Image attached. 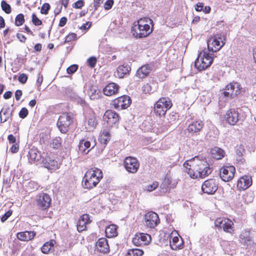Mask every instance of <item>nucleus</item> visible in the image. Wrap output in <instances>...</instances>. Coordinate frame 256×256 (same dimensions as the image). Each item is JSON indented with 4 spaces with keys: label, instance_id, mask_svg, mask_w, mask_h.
Segmentation results:
<instances>
[{
    "label": "nucleus",
    "instance_id": "nucleus-44",
    "mask_svg": "<svg viewBox=\"0 0 256 256\" xmlns=\"http://www.w3.org/2000/svg\"><path fill=\"white\" fill-rule=\"evenodd\" d=\"M158 186V182H154L152 184H150L147 186L146 190L148 192H152L156 190Z\"/></svg>",
    "mask_w": 256,
    "mask_h": 256
},
{
    "label": "nucleus",
    "instance_id": "nucleus-23",
    "mask_svg": "<svg viewBox=\"0 0 256 256\" xmlns=\"http://www.w3.org/2000/svg\"><path fill=\"white\" fill-rule=\"evenodd\" d=\"M90 222L89 215L84 214L82 216L77 222V229L79 232H82L86 229V225Z\"/></svg>",
    "mask_w": 256,
    "mask_h": 256
},
{
    "label": "nucleus",
    "instance_id": "nucleus-56",
    "mask_svg": "<svg viewBox=\"0 0 256 256\" xmlns=\"http://www.w3.org/2000/svg\"><path fill=\"white\" fill-rule=\"evenodd\" d=\"M103 2V0H94V10H96L100 6L101 3Z\"/></svg>",
    "mask_w": 256,
    "mask_h": 256
},
{
    "label": "nucleus",
    "instance_id": "nucleus-26",
    "mask_svg": "<svg viewBox=\"0 0 256 256\" xmlns=\"http://www.w3.org/2000/svg\"><path fill=\"white\" fill-rule=\"evenodd\" d=\"M118 86L115 83L109 84L104 88V94L108 96L114 94L118 92Z\"/></svg>",
    "mask_w": 256,
    "mask_h": 256
},
{
    "label": "nucleus",
    "instance_id": "nucleus-38",
    "mask_svg": "<svg viewBox=\"0 0 256 256\" xmlns=\"http://www.w3.org/2000/svg\"><path fill=\"white\" fill-rule=\"evenodd\" d=\"M26 186L28 190L34 192L38 190L40 185L37 182L30 180L27 183Z\"/></svg>",
    "mask_w": 256,
    "mask_h": 256
},
{
    "label": "nucleus",
    "instance_id": "nucleus-55",
    "mask_svg": "<svg viewBox=\"0 0 256 256\" xmlns=\"http://www.w3.org/2000/svg\"><path fill=\"white\" fill-rule=\"evenodd\" d=\"M43 82V76L40 73L38 74V77L36 80V86H40Z\"/></svg>",
    "mask_w": 256,
    "mask_h": 256
},
{
    "label": "nucleus",
    "instance_id": "nucleus-53",
    "mask_svg": "<svg viewBox=\"0 0 256 256\" xmlns=\"http://www.w3.org/2000/svg\"><path fill=\"white\" fill-rule=\"evenodd\" d=\"M84 5V2L82 0H78L74 4V7L76 8H80Z\"/></svg>",
    "mask_w": 256,
    "mask_h": 256
},
{
    "label": "nucleus",
    "instance_id": "nucleus-47",
    "mask_svg": "<svg viewBox=\"0 0 256 256\" xmlns=\"http://www.w3.org/2000/svg\"><path fill=\"white\" fill-rule=\"evenodd\" d=\"M28 114V110L26 108H23L19 112V116L22 118H24L27 116Z\"/></svg>",
    "mask_w": 256,
    "mask_h": 256
},
{
    "label": "nucleus",
    "instance_id": "nucleus-24",
    "mask_svg": "<svg viewBox=\"0 0 256 256\" xmlns=\"http://www.w3.org/2000/svg\"><path fill=\"white\" fill-rule=\"evenodd\" d=\"M84 176L86 178L88 177L100 181L102 178V172L100 169L98 168H92L86 172Z\"/></svg>",
    "mask_w": 256,
    "mask_h": 256
},
{
    "label": "nucleus",
    "instance_id": "nucleus-13",
    "mask_svg": "<svg viewBox=\"0 0 256 256\" xmlns=\"http://www.w3.org/2000/svg\"><path fill=\"white\" fill-rule=\"evenodd\" d=\"M131 102L129 96L124 95L116 98L112 101V104L117 110H124L128 108Z\"/></svg>",
    "mask_w": 256,
    "mask_h": 256
},
{
    "label": "nucleus",
    "instance_id": "nucleus-29",
    "mask_svg": "<svg viewBox=\"0 0 256 256\" xmlns=\"http://www.w3.org/2000/svg\"><path fill=\"white\" fill-rule=\"evenodd\" d=\"M100 182L99 180L92 179L86 176L84 177L82 180V186L85 188L90 189L96 186Z\"/></svg>",
    "mask_w": 256,
    "mask_h": 256
},
{
    "label": "nucleus",
    "instance_id": "nucleus-4",
    "mask_svg": "<svg viewBox=\"0 0 256 256\" xmlns=\"http://www.w3.org/2000/svg\"><path fill=\"white\" fill-rule=\"evenodd\" d=\"M73 118V114L71 112L63 113L59 116L56 125L62 133L66 134L68 131Z\"/></svg>",
    "mask_w": 256,
    "mask_h": 256
},
{
    "label": "nucleus",
    "instance_id": "nucleus-21",
    "mask_svg": "<svg viewBox=\"0 0 256 256\" xmlns=\"http://www.w3.org/2000/svg\"><path fill=\"white\" fill-rule=\"evenodd\" d=\"M252 178L250 176L244 175L238 180L237 187L240 190H245L252 186Z\"/></svg>",
    "mask_w": 256,
    "mask_h": 256
},
{
    "label": "nucleus",
    "instance_id": "nucleus-16",
    "mask_svg": "<svg viewBox=\"0 0 256 256\" xmlns=\"http://www.w3.org/2000/svg\"><path fill=\"white\" fill-rule=\"evenodd\" d=\"M178 184L176 180L172 179L170 176L166 174L163 182L160 184L162 192L166 193L170 191L171 188H174Z\"/></svg>",
    "mask_w": 256,
    "mask_h": 256
},
{
    "label": "nucleus",
    "instance_id": "nucleus-8",
    "mask_svg": "<svg viewBox=\"0 0 256 256\" xmlns=\"http://www.w3.org/2000/svg\"><path fill=\"white\" fill-rule=\"evenodd\" d=\"M242 88L239 83L236 82H230L227 84L222 94L224 97L233 98L240 94Z\"/></svg>",
    "mask_w": 256,
    "mask_h": 256
},
{
    "label": "nucleus",
    "instance_id": "nucleus-54",
    "mask_svg": "<svg viewBox=\"0 0 256 256\" xmlns=\"http://www.w3.org/2000/svg\"><path fill=\"white\" fill-rule=\"evenodd\" d=\"M100 136L104 138L108 137L109 138H110V134L109 130L108 128L104 129Z\"/></svg>",
    "mask_w": 256,
    "mask_h": 256
},
{
    "label": "nucleus",
    "instance_id": "nucleus-46",
    "mask_svg": "<svg viewBox=\"0 0 256 256\" xmlns=\"http://www.w3.org/2000/svg\"><path fill=\"white\" fill-rule=\"evenodd\" d=\"M78 68V66L76 64H72L68 68L66 71L68 74H72L75 72Z\"/></svg>",
    "mask_w": 256,
    "mask_h": 256
},
{
    "label": "nucleus",
    "instance_id": "nucleus-9",
    "mask_svg": "<svg viewBox=\"0 0 256 256\" xmlns=\"http://www.w3.org/2000/svg\"><path fill=\"white\" fill-rule=\"evenodd\" d=\"M226 122L230 125L234 126L239 122H242L244 118L239 112L234 110L230 109L228 110L224 116Z\"/></svg>",
    "mask_w": 256,
    "mask_h": 256
},
{
    "label": "nucleus",
    "instance_id": "nucleus-33",
    "mask_svg": "<svg viewBox=\"0 0 256 256\" xmlns=\"http://www.w3.org/2000/svg\"><path fill=\"white\" fill-rule=\"evenodd\" d=\"M210 152L212 157L216 160H220L224 156V152L220 148L214 147Z\"/></svg>",
    "mask_w": 256,
    "mask_h": 256
},
{
    "label": "nucleus",
    "instance_id": "nucleus-7",
    "mask_svg": "<svg viewBox=\"0 0 256 256\" xmlns=\"http://www.w3.org/2000/svg\"><path fill=\"white\" fill-rule=\"evenodd\" d=\"M42 164L48 170H56L60 166V162L51 153H43L42 160Z\"/></svg>",
    "mask_w": 256,
    "mask_h": 256
},
{
    "label": "nucleus",
    "instance_id": "nucleus-39",
    "mask_svg": "<svg viewBox=\"0 0 256 256\" xmlns=\"http://www.w3.org/2000/svg\"><path fill=\"white\" fill-rule=\"evenodd\" d=\"M1 7L2 10L7 14H9L12 12L10 6L4 0L1 2Z\"/></svg>",
    "mask_w": 256,
    "mask_h": 256
},
{
    "label": "nucleus",
    "instance_id": "nucleus-49",
    "mask_svg": "<svg viewBox=\"0 0 256 256\" xmlns=\"http://www.w3.org/2000/svg\"><path fill=\"white\" fill-rule=\"evenodd\" d=\"M18 80L20 83L24 84L28 80V76L26 74H22L18 76Z\"/></svg>",
    "mask_w": 256,
    "mask_h": 256
},
{
    "label": "nucleus",
    "instance_id": "nucleus-6",
    "mask_svg": "<svg viewBox=\"0 0 256 256\" xmlns=\"http://www.w3.org/2000/svg\"><path fill=\"white\" fill-rule=\"evenodd\" d=\"M172 106V102L168 98H162L156 102L154 107V112L159 116H164L166 111Z\"/></svg>",
    "mask_w": 256,
    "mask_h": 256
},
{
    "label": "nucleus",
    "instance_id": "nucleus-48",
    "mask_svg": "<svg viewBox=\"0 0 256 256\" xmlns=\"http://www.w3.org/2000/svg\"><path fill=\"white\" fill-rule=\"evenodd\" d=\"M12 211L11 210H8V212H6L2 217L1 218V221L2 222H4L6 221L8 218L11 216L12 214Z\"/></svg>",
    "mask_w": 256,
    "mask_h": 256
},
{
    "label": "nucleus",
    "instance_id": "nucleus-64",
    "mask_svg": "<svg viewBox=\"0 0 256 256\" xmlns=\"http://www.w3.org/2000/svg\"><path fill=\"white\" fill-rule=\"evenodd\" d=\"M91 26V23H90V22H87L86 24H83L80 27V28L82 30H86Z\"/></svg>",
    "mask_w": 256,
    "mask_h": 256
},
{
    "label": "nucleus",
    "instance_id": "nucleus-3",
    "mask_svg": "<svg viewBox=\"0 0 256 256\" xmlns=\"http://www.w3.org/2000/svg\"><path fill=\"white\" fill-rule=\"evenodd\" d=\"M202 53L200 54L194 62L195 67L199 70H205L210 66L213 62V53H208L204 52L202 56H201Z\"/></svg>",
    "mask_w": 256,
    "mask_h": 256
},
{
    "label": "nucleus",
    "instance_id": "nucleus-22",
    "mask_svg": "<svg viewBox=\"0 0 256 256\" xmlns=\"http://www.w3.org/2000/svg\"><path fill=\"white\" fill-rule=\"evenodd\" d=\"M96 247L97 250L100 253L105 254L110 252V246L106 238H98L96 244Z\"/></svg>",
    "mask_w": 256,
    "mask_h": 256
},
{
    "label": "nucleus",
    "instance_id": "nucleus-40",
    "mask_svg": "<svg viewBox=\"0 0 256 256\" xmlns=\"http://www.w3.org/2000/svg\"><path fill=\"white\" fill-rule=\"evenodd\" d=\"M24 22V16L22 14L16 16L15 20V24L16 26H20L23 24Z\"/></svg>",
    "mask_w": 256,
    "mask_h": 256
},
{
    "label": "nucleus",
    "instance_id": "nucleus-11",
    "mask_svg": "<svg viewBox=\"0 0 256 256\" xmlns=\"http://www.w3.org/2000/svg\"><path fill=\"white\" fill-rule=\"evenodd\" d=\"M218 182L215 178H210L205 180L202 185L203 192L208 194H214L218 190Z\"/></svg>",
    "mask_w": 256,
    "mask_h": 256
},
{
    "label": "nucleus",
    "instance_id": "nucleus-43",
    "mask_svg": "<svg viewBox=\"0 0 256 256\" xmlns=\"http://www.w3.org/2000/svg\"><path fill=\"white\" fill-rule=\"evenodd\" d=\"M50 6L48 3H44L42 6L40 13L42 14H47L50 10Z\"/></svg>",
    "mask_w": 256,
    "mask_h": 256
},
{
    "label": "nucleus",
    "instance_id": "nucleus-27",
    "mask_svg": "<svg viewBox=\"0 0 256 256\" xmlns=\"http://www.w3.org/2000/svg\"><path fill=\"white\" fill-rule=\"evenodd\" d=\"M36 236V232L34 231H25L18 232L17 238L22 241H28L32 240Z\"/></svg>",
    "mask_w": 256,
    "mask_h": 256
},
{
    "label": "nucleus",
    "instance_id": "nucleus-10",
    "mask_svg": "<svg viewBox=\"0 0 256 256\" xmlns=\"http://www.w3.org/2000/svg\"><path fill=\"white\" fill-rule=\"evenodd\" d=\"M215 226L218 229H223L226 232L232 233L234 231L232 222L229 218H219L214 222Z\"/></svg>",
    "mask_w": 256,
    "mask_h": 256
},
{
    "label": "nucleus",
    "instance_id": "nucleus-28",
    "mask_svg": "<svg viewBox=\"0 0 256 256\" xmlns=\"http://www.w3.org/2000/svg\"><path fill=\"white\" fill-rule=\"evenodd\" d=\"M204 124L200 120H198L190 124L188 130L192 133H196L199 132L202 128Z\"/></svg>",
    "mask_w": 256,
    "mask_h": 256
},
{
    "label": "nucleus",
    "instance_id": "nucleus-57",
    "mask_svg": "<svg viewBox=\"0 0 256 256\" xmlns=\"http://www.w3.org/2000/svg\"><path fill=\"white\" fill-rule=\"evenodd\" d=\"M67 22V18L66 17H62L60 19L58 26L62 27L66 25Z\"/></svg>",
    "mask_w": 256,
    "mask_h": 256
},
{
    "label": "nucleus",
    "instance_id": "nucleus-31",
    "mask_svg": "<svg viewBox=\"0 0 256 256\" xmlns=\"http://www.w3.org/2000/svg\"><path fill=\"white\" fill-rule=\"evenodd\" d=\"M130 70V68L128 65H122L120 66L116 70V76L119 78H123L125 75L128 74L129 71Z\"/></svg>",
    "mask_w": 256,
    "mask_h": 256
},
{
    "label": "nucleus",
    "instance_id": "nucleus-20",
    "mask_svg": "<svg viewBox=\"0 0 256 256\" xmlns=\"http://www.w3.org/2000/svg\"><path fill=\"white\" fill-rule=\"evenodd\" d=\"M104 120L108 125L112 126L119 121V116L117 113L112 110H106L104 116Z\"/></svg>",
    "mask_w": 256,
    "mask_h": 256
},
{
    "label": "nucleus",
    "instance_id": "nucleus-34",
    "mask_svg": "<svg viewBox=\"0 0 256 256\" xmlns=\"http://www.w3.org/2000/svg\"><path fill=\"white\" fill-rule=\"evenodd\" d=\"M170 245L171 248L175 250L182 248V242H180V239L178 236H174L172 238V240H171V239L170 238Z\"/></svg>",
    "mask_w": 256,
    "mask_h": 256
},
{
    "label": "nucleus",
    "instance_id": "nucleus-1",
    "mask_svg": "<svg viewBox=\"0 0 256 256\" xmlns=\"http://www.w3.org/2000/svg\"><path fill=\"white\" fill-rule=\"evenodd\" d=\"M184 171L191 178H204L212 172V169L205 158L195 156L184 164Z\"/></svg>",
    "mask_w": 256,
    "mask_h": 256
},
{
    "label": "nucleus",
    "instance_id": "nucleus-50",
    "mask_svg": "<svg viewBox=\"0 0 256 256\" xmlns=\"http://www.w3.org/2000/svg\"><path fill=\"white\" fill-rule=\"evenodd\" d=\"M113 4V0H107L104 4V8L105 10H108L112 8Z\"/></svg>",
    "mask_w": 256,
    "mask_h": 256
},
{
    "label": "nucleus",
    "instance_id": "nucleus-35",
    "mask_svg": "<svg viewBox=\"0 0 256 256\" xmlns=\"http://www.w3.org/2000/svg\"><path fill=\"white\" fill-rule=\"evenodd\" d=\"M55 244L56 241L54 240H51L48 242L44 243V244L41 248L42 252L44 254H48L50 251L51 248H53Z\"/></svg>",
    "mask_w": 256,
    "mask_h": 256
},
{
    "label": "nucleus",
    "instance_id": "nucleus-59",
    "mask_svg": "<svg viewBox=\"0 0 256 256\" xmlns=\"http://www.w3.org/2000/svg\"><path fill=\"white\" fill-rule=\"evenodd\" d=\"M110 140V138L108 137L104 138V137H100V142L104 145H106L108 141Z\"/></svg>",
    "mask_w": 256,
    "mask_h": 256
},
{
    "label": "nucleus",
    "instance_id": "nucleus-52",
    "mask_svg": "<svg viewBox=\"0 0 256 256\" xmlns=\"http://www.w3.org/2000/svg\"><path fill=\"white\" fill-rule=\"evenodd\" d=\"M76 34L74 33L70 34H68L66 38H65V42H70L74 38H76Z\"/></svg>",
    "mask_w": 256,
    "mask_h": 256
},
{
    "label": "nucleus",
    "instance_id": "nucleus-45",
    "mask_svg": "<svg viewBox=\"0 0 256 256\" xmlns=\"http://www.w3.org/2000/svg\"><path fill=\"white\" fill-rule=\"evenodd\" d=\"M96 62V58L94 56H91L87 60L88 66L92 68L95 66Z\"/></svg>",
    "mask_w": 256,
    "mask_h": 256
},
{
    "label": "nucleus",
    "instance_id": "nucleus-15",
    "mask_svg": "<svg viewBox=\"0 0 256 256\" xmlns=\"http://www.w3.org/2000/svg\"><path fill=\"white\" fill-rule=\"evenodd\" d=\"M124 165L128 172L136 173L139 168L140 164L136 158L128 156L124 159Z\"/></svg>",
    "mask_w": 256,
    "mask_h": 256
},
{
    "label": "nucleus",
    "instance_id": "nucleus-58",
    "mask_svg": "<svg viewBox=\"0 0 256 256\" xmlns=\"http://www.w3.org/2000/svg\"><path fill=\"white\" fill-rule=\"evenodd\" d=\"M204 5L202 3L198 2L195 6V9L198 12H200L203 10Z\"/></svg>",
    "mask_w": 256,
    "mask_h": 256
},
{
    "label": "nucleus",
    "instance_id": "nucleus-25",
    "mask_svg": "<svg viewBox=\"0 0 256 256\" xmlns=\"http://www.w3.org/2000/svg\"><path fill=\"white\" fill-rule=\"evenodd\" d=\"M152 70V66L150 64H145L139 68L136 72V76L140 78L147 76Z\"/></svg>",
    "mask_w": 256,
    "mask_h": 256
},
{
    "label": "nucleus",
    "instance_id": "nucleus-14",
    "mask_svg": "<svg viewBox=\"0 0 256 256\" xmlns=\"http://www.w3.org/2000/svg\"><path fill=\"white\" fill-rule=\"evenodd\" d=\"M235 168L232 166H224L220 170V176L224 182L231 180L234 176Z\"/></svg>",
    "mask_w": 256,
    "mask_h": 256
},
{
    "label": "nucleus",
    "instance_id": "nucleus-42",
    "mask_svg": "<svg viewBox=\"0 0 256 256\" xmlns=\"http://www.w3.org/2000/svg\"><path fill=\"white\" fill-rule=\"evenodd\" d=\"M142 90L145 94L152 93L154 91V90L152 88V86H151L149 84H144L142 86Z\"/></svg>",
    "mask_w": 256,
    "mask_h": 256
},
{
    "label": "nucleus",
    "instance_id": "nucleus-61",
    "mask_svg": "<svg viewBox=\"0 0 256 256\" xmlns=\"http://www.w3.org/2000/svg\"><path fill=\"white\" fill-rule=\"evenodd\" d=\"M8 139L10 144H14L16 142V138L12 134L8 135Z\"/></svg>",
    "mask_w": 256,
    "mask_h": 256
},
{
    "label": "nucleus",
    "instance_id": "nucleus-51",
    "mask_svg": "<svg viewBox=\"0 0 256 256\" xmlns=\"http://www.w3.org/2000/svg\"><path fill=\"white\" fill-rule=\"evenodd\" d=\"M96 124L97 122H96L94 118H88V124L90 128H94L96 126Z\"/></svg>",
    "mask_w": 256,
    "mask_h": 256
},
{
    "label": "nucleus",
    "instance_id": "nucleus-18",
    "mask_svg": "<svg viewBox=\"0 0 256 256\" xmlns=\"http://www.w3.org/2000/svg\"><path fill=\"white\" fill-rule=\"evenodd\" d=\"M151 240L150 235L140 233L136 234L132 238V242L136 246H142L148 244Z\"/></svg>",
    "mask_w": 256,
    "mask_h": 256
},
{
    "label": "nucleus",
    "instance_id": "nucleus-17",
    "mask_svg": "<svg viewBox=\"0 0 256 256\" xmlns=\"http://www.w3.org/2000/svg\"><path fill=\"white\" fill-rule=\"evenodd\" d=\"M146 224L150 228H154L160 222L158 215L154 212H148L145 214Z\"/></svg>",
    "mask_w": 256,
    "mask_h": 256
},
{
    "label": "nucleus",
    "instance_id": "nucleus-2",
    "mask_svg": "<svg viewBox=\"0 0 256 256\" xmlns=\"http://www.w3.org/2000/svg\"><path fill=\"white\" fill-rule=\"evenodd\" d=\"M153 20L149 18H143L138 20L132 30V32L136 38H144L149 36L152 32Z\"/></svg>",
    "mask_w": 256,
    "mask_h": 256
},
{
    "label": "nucleus",
    "instance_id": "nucleus-32",
    "mask_svg": "<svg viewBox=\"0 0 256 256\" xmlns=\"http://www.w3.org/2000/svg\"><path fill=\"white\" fill-rule=\"evenodd\" d=\"M117 228V226L115 224L108 226L105 230L106 236L108 238L116 236L118 235Z\"/></svg>",
    "mask_w": 256,
    "mask_h": 256
},
{
    "label": "nucleus",
    "instance_id": "nucleus-36",
    "mask_svg": "<svg viewBox=\"0 0 256 256\" xmlns=\"http://www.w3.org/2000/svg\"><path fill=\"white\" fill-rule=\"evenodd\" d=\"M62 139L60 137H56L52 140L50 146L54 149H60L62 147Z\"/></svg>",
    "mask_w": 256,
    "mask_h": 256
},
{
    "label": "nucleus",
    "instance_id": "nucleus-30",
    "mask_svg": "<svg viewBox=\"0 0 256 256\" xmlns=\"http://www.w3.org/2000/svg\"><path fill=\"white\" fill-rule=\"evenodd\" d=\"M42 154L38 151L36 150H30L28 152V162L32 164L39 160L40 158L42 159Z\"/></svg>",
    "mask_w": 256,
    "mask_h": 256
},
{
    "label": "nucleus",
    "instance_id": "nucleus-63",
    "mask_svg": "<svg viewBox=\"0 0 256 256\" xmlns=\"http://www.w3.org/2000/svg\"><path fill=\"white\" fill-rule=\"evenodd\" d=\"M12 153H16L18 150V146L16 144H13L10 149Z\"/></svg>",
    "mask_w": 256,
    "mask_h": 256
},
{
    "label": "nucleus",
    "instance_id": "nucleus-37",
    "mask_svg": "<svg viewBox=\"0 0 256 256\" xmlns=\"http://www.w3.org/2000/svg\"><path fill=\"white\" fill-rule=\"evenodd\" d=\"M143 254L142 250L139 248H132L128 250L126 256H142Z\"/></svg>",
    "mask_w": 256,
    "mask_h": 256
},
{
    "label": "nucleus",
    "instance_id": "nucleus-41",
    "mask_svg": "<svg viewBox=\"0 0 256 256\" xmlns=\"http://www.w3.org/2000/svg\"><path fill=\"white\" fill-rule=\"evenodd\" d=\"M32 24L36 26H38L42 24V22L36 16V14L34 13L32 16Z\"/></svg>",
    "mask_w": 256,
    "mask_h": 256
},
{
    "label": "nucleus",
    "instance_id": "nucleus-19",
    "mask_svg": "<svg viewBox=\"0 0 256 256\" xmlns=\"http://www.w3.org/2000/svg\"><path fill=\"white\" fill-rule=\"evenodd\" d=\"M96 145V143L95 142V140H94L92 144L90 140H82L79 142V152L84 155L86 154L89 152L90 150L92 149Z\"/></svg>",
    "mask_w": 256,
    "mask_h": 256
},
{
    "label": "nucleus",
    "instance_id": "nucleus-5",
    "mask_svg": "<svg viewBox=\"0 0 256 256\" xmlns=\"http://www.w3.org/2000/svg\"><path fill=\"white\" fill-rule=\"evenodd\" d=\"M221 34H218L210 38L207 42L208 48L210 52H216L222 47L225 42Z\"/></svg>",
    "mask_w": 256,
    "mask_h": 256
},
{
    "label": "nucleus",
    "instance_id": "nucleus-60",
    "mask_svg": "<svg viewBox=\"0 0 256 256\" xmlns=\"http://www.w3.org/2000/svg\"><path fill=\"white\" fill-rule=\"evenodd\" d=\"M22 92L21 90H16L15 92V98L16 100H20L21 96H22Z\"/></svg>",
    "mask_w": 256,
    "mask_h": 256
},
{
    "label": "nucleus",
    "instance_id": "nucleus-62",
    "mask_svg": "<svg viewBox=\"0 0 256 256\" xmlns=\"http://www.w3.org/2000/svg\"><path fill=\"white\" fill-rule=\"evenodd\" d=\"M16 36H17L18 38L21 42H25V41L26 39V37L24 35L20 34H17Z\"/></svg>",
    "mask_w": 256,
    "mask_h": 256
},
{
    "label": "nucleus",
    "instance_id": "nucleus-12",
    "mask_svg": "<svg viewBox=\"0 0 256 256\" xmlns=\"http://www.w3.org/2000/svg\"><path fill=\"white\" fill-rule=\"evenodd\" d=\"M36 201L39 208L42 210H46L50 207L52 200L48 194L41 192L36 196Z\"/></svg>",
    "mask_w": 256,
    "mask_h": 256
}]
</instances>
